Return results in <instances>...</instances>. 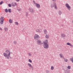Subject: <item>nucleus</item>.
Listing matches in <instances>:
<instances>
[{"label":"nucleus","mask_w":73,"mask_h":73,"mask_svg":"<svg viewBox=\"0 0 73 73\" xmlns=\"http://www.w3.org/2000/svg\"><path fill=\"white\" fill-rule=\"evenodd\" d=\"M10 50H11L10 49L7 48L5 51L6 53L5 52L3 53L4 57L6 58L7 59H9L10 57H11V53H12V52H10Z\"/></svg>","instance_id":"1"},{"label":"nucleus","mask_w":73,"mask_h":73,"mask_svg":"<svg viewBox=\"0 0 73 73\" xmlns=\"http://www.w3.org/2000/svg\"><path fill=\"white\" fill-rule=\"evenodd\" d=\"M43 42L44 44V48L48 49L49 48V44L48 43V40H46L45 41Z\"/></svg>","instance_id":"2"},{"label":"nucleus","mask_w":73,"mask_h":73,"mask_svg":"<svg viewBox=\"0 0 73 73\" xmlns=\"http://www.w3.org/2000/svg\"><path fill=\"white\" fill-rule=\"evenodd\" d=\"M0 23L1 25H2L4 23V17H2L0 19Z\"/></svg>","instance_id":"3"},{"label":"nucleus","mask_w":73,"mask_h":73,"mask_svg":"<svg viewBox=\"0 0 73 73\" xmlns=\"http://www.w3.org/2000/svg\"><path fill=\"white\" fill-rule=\"evenodd\" d=\"M65 6L67 8L68 11H70V9H71V7L70 6H69V4L68 3H66L65 4Z\"/></svg>","instance_id":"4"},{"label":"nucleus","mask_w":73,"mask_h":73,"mask_svg":"<svg viewBox=\"0 0 73 73\" xmlns=\"http://www.w3.org/2000/svg\"><path fill=\"white\" fill-rule=\"evenodd\" d=\"M29 11L31 12L32 13H34V12H35V11L33 8L30 7L29 8Z\"/></svg>","instance_id":"5"},{"label":"nucleus","mask_w":73,"mask_h":73,"mask_svg":"<svg viewBox=\"0 0 73 73\" xmlns=\"http://www.w3.org/2000/svg\"><path fill=\"white\" fill-rule=\"evenodd\" d=\"M28 65L30 67V68H31V69H32V70H33V66L31 65V64L29 63H28Z\"/></svg>","instance_id":"6"},{"label":"nucleus","mask_w":73,"mask_h":73,"mask_svg":"<svg viewBox=\"0 0 73 73\" xmlns=\"http://www.w3.org/2000/svg\"><path fill=\"white\" fill-rule=\"evenodd\" d=\"M11 5L13 7H15L16 6H17V4L16 3H12Z\"/></svg>","instance_id":"7"},{"label":"nucleus","mask_w":73,"mask_h":73,"mask_svg":"<svg viewBox=\"0 0 73 73\" xmlns=\"http://www.w3.org/2000/svg\"><path fill=\"white\" fill-rule=\"evenodd\" d=\"M36 32H39V33H41V32H42V30L41 29H36Z\"/></svg>","instance_id":"8"},{"label":"nucleus","mask_w":73,"mask_h":73,"mask_svg":"<svg viewBox=\"0 0 73 73\" xmlns=\"http://www.w3.org/2000/svg\"><path fill=\"white\" fill-rule=\"evenodd\" d=\"M66 45H69V46H70L71 47H73V45L70 43L68 42L66 43Z\"/></svg>","instance_id":"9"},{"label":"nucleus","mask_w":73,"mask_h":73,"mask_svg":"<svg viewBox=\"0 0 73 73\" xmlns=\"http://www.w3.org/2000/svg\"><path fill=\"white\" fill-rule=\"evenodd\" d=\"M55 5H56V3H54L53 4H51V7L52 8H54V7Z\"/></svg>","instance_id":"10"},{"label":"nucleus","mask_w":73,"mask_h":73,"mask_svg":"<svg viewBox=\"0 0 73 73\" xmlns=\"http://www.w3.org/2000/svg\"><path fill=\"white\" fill-rule=\"evenodd\" d=\"M35 6L37 7V8H40V4L38 3H36V4H35Z\"/></svg>","instance_id":"11"},{"label":"nucleus","mask_w":73,"mask_h":73,"mask_svg":"<svg viewBox=\"0 0 73 73\" xmlns=\"http://www.w3.org/2000/svg\"><path fill=\"white\" fill-rule=\"evenodd\" d=\"M59 56L61 58H64V55H63V54H59Z\"/></svg>","instance_id":"12"},{"label":"nucleus","mask_w":73,"mask_h":73,"mask_svg":"<svg viewBox=\"0 0 73 73\" xmlns=\"http://www.w3.org/2000/svg\"><path fill=\"white\" fill-rule=\"evenodd\" d=\"M39 38V35L37 34H35L34 37L35 38Z\"/></svg>","instance_id":"13"},{"label":"nucleus","mask_w":73,"mask_h":73,"mask_svg":"<svg viewBox=\"0 0 73 73\" xmlns=\"http://www.w3.org/2000/svg\"><path fill=\"white\" fill-rule=\"evenodd\" d=\"M41 41L40 40H38L37 41V44H39V45H40V44H41Z\"/></svg>","instance_id":"14"},{"label":"nucleus","mask_w":73,"mask_h":73,"mask_svg":"<svg viewBox=\"0 0 73 73\" xmlns=\"http://www.w3.org/2000/svg\"><path fill=\"white\" fill-rule=\"evenodd\" d=\"M44 35H46V34L48 33V31H47V30H46L44 29Z\"/></svg>","instance_id":"15"},{"label":"nucleus","mask_w":73,"mask_h":73,"mask_svg":"<svg viewBox=\"0 0 73 73\" xmlns=\"http://www.w3.org/2000/svg\"><path fill=\"white\" fill-rule=\"evenodd\" d=\"M61 36L62 37H65L66 36V35L64 34H62L61 35Z\"/></svg>","instance_id":"16"},{"label":"nucleus","mask_w":73,"mask_h":73,"mask_svg":"<svg viewBox=\"0 0 73 73\" xmlns=\"http://www.w3.org/2000/svg\"><path fill=\"white\" fill-rule=\"evenodd\" d=\"M9 22L10 23H11V24L12 23H13V21L11 19H9Z\"/></svg>","instance_id":"17"},{"label":"nucleus","mask_w":73,"mask_h":73,"mask_svg":"<svg viewBox=\"0 0 73 73\" xmlns=\"http://www.w3.org/2000/svg\"><path fill=\"white\" fill-rule=\"evenodd\" d=\"M58 14L59 15H61L62 14V12L61 11L59 10L58 11Z\"/></svg>","instance_id":"18"},{"label":"nucleus","mask_w":73,"mask_h":73,"mask_svg":"<svg viewBox=\"0 0 73 73\" xmlns=\"http://www.w3.org/2000/svg\"><path fill=\"white\" fill-rule=\"evenodd\" d=\"M45 37L46 38H49V35H47L45 36Z\"/></svg>","instance_id":"19"},{"label":"nucleus","mask_w":73,"mask_h":73,"mask_svg":"<svg viewBox=\"0 0 73 73\" xmlns=\"http://www.w3.org/2000/svg\"><path fill=\"white\" fill-rule=\"evenodd\" d=\"M63 59L65 62H68V59H65V58H63Z\"/></svg>","instance_id":"20"},{"label":"nucleus","mask_w":73,"mask_h":73,"mask_svg":"<svg viewBox=\"0 0 73 73\" xmlns=\"http://www.w3.org/2000/svg\"><path fill=\"white\" fill-rule=\"evenodd\" d=\"M29 15L28 14V12L26 13V17H28V16Z\"/></svg>","instance_id":"21"},{"label":"nucleus","mask_w":73,"mask_h":73,"mask_svg":"<svg viewBox=\"0 0 73 73\" xmlns=\"http://www.w3.org/2000/svg\"><path fill=\"white\" fill-rule=\"evenodd\" d=\"M70 60L71 61H72V63H73V57L70 58Z\"/></svg>","instance_id":"22"},{"label":"nucleus","mask_w":73,"mask_h":73,"mask_svg":"<svg viewBox=\"0 0 73 73\" xmlns=\"http://www.w3.org/2000/svg\"><path fill=\"white\" fill-rule=\"evenodd\" d=\"M67 68L68 69H71V66H68L67 67Z\"/></svg>","instance_id":"23"},{"label":"nucleus","mask_w":73,"mask_h":73,"mask_svg":"<svg viewBox=\"0 0 73 73\" xmlns=\"http://www.w3.org/2000/svg\"><path fill=\"white\" fill-rule=\"evenodd\" d=\"M8 28L6 27V28H4V30L5 31H8Z\"/></svg>","instance_id":"24"},{"label":"nucleus","mask_w":73,"mask_h":73,"mask_svg":"<svg viewBox=\"0 0 73 73\" xmlns=\"http://www.w3.org/2000/svg\"><path fill=\"white\" fill-rule=\"evenodd\" d=\"M5 12H6V13H7V12H8V10L7 9H5Z\"/></svg>","instance_id":"25"},{"label":"nucleus","mask_w":73,"mask_h":73,"mask_svg":"<svg viewBox=\"0 0 73 73\" xmlns=\"http://www.w3.org/2000/svg\"><path fill=\"white\" fill-rule=\"evenodd\" d=\"M15 24L16 25H19V23L17 22H15Z\"/></svg>","instance_id":"26"},{"label":"nucleus","mask_w":73,"mask_h":73,"mask_svg":"<svg viewBox=\"0 0 73 73\" xmlns=\"http://www.w3.org/2000/svg\"><path fill=\"white\" fill-rule=\"evenodd\" d=\"M8 11L9 13H11V9H8Z\"/></svg>","instance_id":"27"},{"label":"nucleus","mask_w":73,"mask_h":73,"mask_svg":"<svg viewBox=\"0 0 73 73\" xmlns=\"http://www.w3.org/2000/svg\"><path fill=\"white\" fill-rule=\"evenodd\" d=\"M51 69L52 70H53V69H54V67L53 66H51Z\"/></svg>","instance_id":"28"},{"label":"nucleus","mask_w":73,"mask_h":73,"mask_svg":"<svg viewBox=\"0 0 73 73\" xmlns=\"http://www.w3.org/2000/svg\"><path fill=\"white\" fill-rule=\"evenodd\" d=\"M54 7L56 9H57V7L56 5H55L54 6Z\"/></svg>","instance_id":"29"},{"label":"nucleus","mask_w":73,"mask_h":73,"mask_svg":"<svg viewBox=\"0 0 73 73\" xmlns=\"http://www.w3.org/2000/svg\"><path fill=\"white\" fill-rule=\"evenodd\" d=\"M46 73H50V71L48 70H46Z\"/></svg>","instance_id":"30"},{"label":"nucleus","mask_w":73,"mask_h":73,"mask_svg":"<svg viewBox=\"0 0 73 73\" xmlns=\"http://www.w3.org/2000/svg\"><path fill=\"white\" fill-rule=\"evenodd\" d=\"M29 62H31V63L32 62V61L31 59H29Z\"/></svg>","instance_id":"31"},{"label":"nucleus","mask_w":73,"mask_h":73,"mask_svg":"<svg viewBox=\"0 0 73 73\" xmlns=\"http://www.w3.org/2000/svg\"><path fill=\"white\" fill-rule=\"evenodd\" d=\"M28 54H29V56H32V54H31V53H29Z\"/></svg>","instance_id":"32"},{"label":"nucleus","mask_w":73,"mask_h":73,"mask_svg":"<svg viewBox=\"0 0 73 73\" xmlns=\"http://www.w3.org/2000/svg\"><path fill=\"white\" fill-rule=\"evenodd\" d=\"M33 2L34 3V4H35V5H36V4H37V3H35V1L34 0H33Z\"/></svg>","instance_id":"33"},{"label":"nucleus","mask_w":73,"mask_h":73,"mask_svg":"<svg viewBox=\"0 0 73 73\" xmlns=\"http://www.w3.org/2000/svg\"><path fill=\"white\" fill-rule=\"evenodd\" d=\"M13 43L15 44H16L17 43V42L15 41L13 42Z\"/></svg>","instance_id":"34"},{"label":"nucleus","mask_w":73,"mask_h":73,"mask_svg":"<svg viewBox=\"0 0 73 73\" xmlns=\"http://www.w3.org/2000/svg\"><path fill=\"white\" fill-rule=\"evenodd\" d=\"M3 3V1H1V2H0V5H1Z\"/></svg>","instance_id":"35"},{"label":"nucleus","mask_w":73,"mask_h":73,"mask_svg":"<svg viewBox=\"0 0 73 73\" xmlns=\"http://www.w3.org/2000/svg\"><path fill=\"white\" fill-rule=\"evenodd\" d=\"M8 6L9 7H11V4H8Z\"/></svg>","instance_id":"36"},{"label":"nucleus","mask_w":73,"mask_h":73,"mask_svg":"<svg viewBox=\"0 0 73 73\" xmlns=\"http://www.w3.org/2000/svg\"><path fill=\"white\" fill-rule=\"evenodd\" d=\"M67 73H70V71L69 70H68L67 71Z\"/></svg>","instance_id":"37"},{"label":"nucleus","mask_w":73,"mask_h":73,"mask_svg":"<svg viewBox=\"0 0 73 73\" xmlns=\"http://www.w3.org/2000/svg\"><path fill=\"white\" fill-rule=\"evenodd\" d=\"M18 11H21V9H17Z\"/></svg>","instance_id":"38"},{"label":"nucleus","mask_w":73,"mask_h":73,"mask_svg":"<svg viewBox=\"0 0 73 73\" xmlns=\"http://www.w3.org/2000/svg\"><path fill=\"white\" fill-rule=\"evenodd\" d=\"M16 1L17 2H19V1H20V0H16Z\"/></svg>","instance_id":"39"},{"label":"nucleus","mask_w":73,"mask_h":73,"mask_svg":"<svg viewBox=\"0 0 73 73\" xmlns=\"http://www.w3.org/2000/svg\"><path fill=\"white\" fill-rule=\"evenodd\" d=\"M0 30H1V31H2L3 29L1 28H0Z\"/></svg>","instance_id":"40"},{"label":"nucleus","mask_w":73,"mask_h":73,"mask_svg":"<svg viewBox=\"0 0 73 73\" xmlns=\"http://www.w3.org/2000/svg\"><path fill=\"white\" fill-rule=\"evenodd\" d=\"M52 1H56V0H52Z\"/></svg>","instance_id":"41"},{"label":"nucleus","mask_w":73,"mask_h":73,"mask_svg":"<svg viewBox=\"0 0 73 73\" xmlns=\"http://www.w3.org/2000/svg\"><path fill=\"white\" fill-rule=\"evenodd\" d=\"M72 23H73V20L72 21Z\"/></svg>","instance_id":"42"},{"label":"nucleus","mask_w":73,"mask_h":73,"mask_svg":"<svg viewBox=\"0 0 73 73\" xmlns=\"http://www.w3.org/2000/svg\"><path fill=\"white\" fill-rule=\"evenodd\" d=\"M10 58H11V57H10Z\"/></svg>","instance_id":"43"}]
</instances>
